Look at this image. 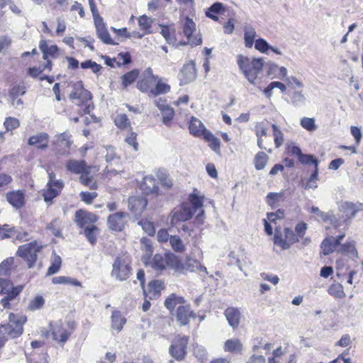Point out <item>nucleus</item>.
I'll list each match as a JSON object with an SVG mask.
<instances>
[{"label": "nucleus", "mask_w": 363, "mask_h": 363, "mask_svg": "<svg viewBox=\"0 0 363 363\" xmlns=\"http://www.w3.org/2000/svg\"><path fill=\"white\" fill-rule=\"evenodd\" d=\"M137 89L150 97L167 94L171 86L162 78L154 74L151 67L147 68L136 82Z\"/></svg>", "instance_id": "obj_1"}, {"label": "nucleus", "mask_w": 363, "mask_h": 363, "mask_svg": "<svg viewBox=\"0 0 363 363\" xmlns=\"http://www.w3.org/2000/svg\"><path fill=\"white\" fill-rule=\"evenodd\" d=\"M196 189H194L193 192L189 195L188 200L191 207L186 203H182L179 206L174 208L171 213V223H177L184 222L191 218L194 213L199 209H201L196 219L201 220L203 223V217L204 211L202 209L203 206L204 196H199Z\"/></svg>", "instance_id": "obj_2"}, {"label": "nucleus", "mask_w": 363, "mask_h": 363, "mask_svg": "<svg viewBox=\"0 0 363 363\" xmlns=\"http://www.w3.org/2000/svg\"><path fill=\"white\" fill-rule=\"evenodd\" d=\"M307 229L308 225L303 221H300L296 225L294 231L289 227L284 228L283 230L276 228L274 243L282 250H287L304 237Z\"/></svg>", "instance_id": "obj_3"}, {"label": "nucleus", "mask_w": 363, "mask_h": 363, "mask_svg": "<svg viewBox=\"0 0 363 363\" xmlns=\"http://www.w3.org/2000/svg\"><path fill=\"white\" fill-rule=\"evenodd\" d=\"M27 317L21 313H10L8 320L0 324V348L9 340L18 338L24 331Z\"/></svg>", "instance_id": "obj_4"}, {"label": "nucleus", "mask_w": 363, "mask_h": 363, "mask_svg": "<svg viewBox=\"0 0 363 363\" xmlns=\"http://www.w3.org/2000/svg\"><path fill=\"white\" fill-rule=\"evenodd\" d=\"M66 170L72 174L79 175V182L84 186L91 190H96L99 188L98 182L94 180L91 175L93 171H98L95 166L88 165L85 160L70 159L65 164Z\"/></svg>", "instance_id": "obj_5"}, {"label": "nucleus", "mask_w": 363, "mask_h": 363, "mask_svg": "<svg viewBox=\"0 0 363 363\" xmlns=\"http://www.w3.org/2000/svg\"><path fill=\"white\" fill-rule=\"evenodd\" d=\"M150 266L158 273H162L167 269H172L176 272L184 274L186 269L179 256L171 252L155 254L150 262Z\"/></svg>", "instance_id": "obj_6"}, {"label": "nucleus", "mask_w": 363, "mask_h": 363, "mask_svg": "<svg viewBox=\"0 0 363 363\" xmlns=\"http://www.w3.org/2000/svg\"><path fill=\"white\" fill-rule=\"evenodd\" d=\"M288 152L291 155L296 156L298 162L303 165H313L314 169L310 177L307 179L303 187L305 189L317 188L318 180V164L319 160L313 155L303 154L298 146L294 145L287 147Z\"/></svg>", "instance_id": "obj_7"}, {"label": "nucleus", "mask_w": 363, "mask_h": 363, "mask_svg": "<svg viewBox=\"0 0 363 363\" xmlns=\"http://www.w3.org/2000/svg\"><path fill=\"white\" fill-rule=\"evenodd\" d=\"M269 128H272L274 142L276 148H279L284 143V134L281 129L274 123H271L268 120L264 119L258 122L255 125V133L257 138V146L260 149L267 150L269 152H272L271 149H267L264 143L263 137L267 136V131Z\"/></svg>", "instance_id": "obj_8"}, {"label": "nucleus", "mask_w": 363, "mask_h": 363, "mask_svg": "<svg viewBox=\"0 0 363 363\" xmlns=\"http://www.w3.org/2000/svg\"><path fill=\"white\" fill-rule=\"evenodd\" d=\"M69 99L74 104L81 108L78 111L80 116L89 114L91 110L94 108L91 102L92 95L89 91L84 87L82 82L74 84L69 94Z\"/></svg>", "instance_id": "obj_9"}, {"label": "nucleus", "mask_w": 363, "mask_h": 363, "mask_svg": "<svg viewBox=\"0 0 363 363\" xmlns=\"http://www.w3.org/2000/svg\"><path fill=\"white\" fill-rule=\"evenodd\" d=\"M239 68L252 84H255L257 79L262 73L264 67L262 58L249 57L242 55L238 56Z\"/></svg>", "instance_id": "obj_10"}, {"label": "nucleus", "mask_w": 363, "mask_h": 363, "mask_svg": "<svg viewBox=\"0 0 363 363\" xmlns=\"http://www.w3.org/2000/svg\"><path fill=\"white\" fill-rule=\"evenodd\" d=\"M76 326L77 324L74 320H60L50 323V335L52 340L63 347L74 333Z\"/></svg>", "instance_id": "obj_11"}, {"label": "nucleus", "mask_w": 363, "mask_h": 363, "mask_svg": "<svg viewBox=\"0 0 363 363\" xmlns=\"http://www.w3.org/2000/svg\"><path fill=\"white\" fill-rule=\"evenodd\" d=\"M132 259L127 253L117 255L112 265L111 276L119 281L127 280L132 274Z\"/></svg>", "instance_id": "obj_12"}, {"label": "nucleus", "mask_w": 363, "mask_h": 363, "mask_svg": "<svg viewBox=\"0 0 363 363\" xmlns=\"http://www.w3.org/2000/svg\"><path fill=\"white\" fill-rule=\"evenodd\" d=\"M43 245L39 244L37 240L18 247L16 255L22 258L27 264L28 269L33 268L37 260L38 254L43 250Z\"/></svg>", "instance_id": "obj_13"}, {"label": "nucleus", "mask_w": 363, "mask_h": 363, "mask_svg": "<svg viewBox=\"0 0 363 363\" xmlns=\"http://www.w3.org/2000/svg\"><path fill=\"white\" fill-rule=\"evenodd\" d=\"M189 342V337L188 335H176L169 347V354L177 361H183L187 354Z\"/></svg>", "instance_id": "obj_14"}, {"label": "nucleus", "mask_w": 363, "mask_h": 363, "mask_svg": "<svg viewBox=\"0 0 363 363\" xmlns=\"http://www.w3.org/2000/svg\"><path fill=\"white\" fill-rule=\"evenodd\" d=\"M128 217V213L123 211L110 214L107 218L108 228L114 232H122L127 225Z\"/></svg>", "instance_id": "obj_15"}, {"label": "nucleus", "mask_w": 363, "mask_h": 363, "mask_svg": "<svg viewBox=\"0 0 363 363\" xmlns=\"http://www.w3.org/2000/svg\"><path fill=\"white\" fill-rule=\"evenodd\" d=\"M33 65L27 69V74L33 79H37L45 71L52 72L53 63L52 60H43L40 58H33Z\"/></svg>", "instance_id": "obj_16"}, {"label": "nucleus", "mask_w": 363, "mask_h": 363, "mask_svg": "<svg viewBox=\"0 0 363 363\" xmlns=\"http://www.w3.org/2000/svg\"><path fill=\"white\" fill-rule=\"evenodd\" d=\"M165 289V284L163 280L154 279L149 281L147 287L143 289L144 298L155 300L162 295V291Z\"/></svg>", "instance_id": "obj_17"}, {"label": "nucleus", "mask_w": 363, "mask_h": 363, "mask_svg": "<svg viewBox=\"0 0 363 363\" xmlns=\"http://www.w3.org/2000/svg\"><path fill=\"white\" fill-rule=\"evenodd\" d=\"M363 208V203H359L358 204L352 202L346 201L343 203L340 211L342 213L341 218L342 222L348 225L351 220L356 216V214Z\"/></svg>", "instance_id": "obj_18"}, {"label": "nucleus", "mask_w": 363, "mask_h": 363, "mask_svg": "<svg viewBox=\"0 0 363 363\" xmlns=\"http://www.w3.org/2000/svg\"><path fill=\"white\" fill-rule=\"evenodd\" d=\"M174 315L177 321L181 326L189 325L191 319H195L196 318V313L191 310L190 305L186 303L178 306L175 310Z\"/></svg>", "instance_id": "obj_19"}, {"label": "nucleus", "mask_w": 363, "mask_h": 363, "mask_svg": "<svg viewBox=\"0 0 363 363\" xmlns=\"http://www.w3.org/2000/svg\"><path fill=\"white\" fill-rule=\"evenodd\" d=\"M98 219L97 215L83 209L77 211L74 214V221L80 228L84 229L87 225H94Z\"/></svg>", "instance_id": "obj_20"}, {"label": "nucleus", "mask_w": 363, "mask_h": 363, "mask_svg": "<svg viewBox=\"0 0 363 363\" xmlns=\"http://www.w3.org/2000/svg\"><path fill=\"white\" fill-rule=\"evenodd\" d=\"M196 26L194 21L188 16H186L182 21V33L186 38V42L184 44L192 43L199 45L201 43V39H196V41L192 40L194 33L196 31Z\"/></svg>", "instance_id": "obj_21"}, {"label": "nucleus", "mask_w": 363, "mask_h": 363, "mask_svg": "<svg viewBox=\"0 0 363 363\" xmlns=\"http://www.w3.org/2000/svg\"><path fill=\"white\" fill-rule=\"evenodd\" d=\"M196 78V65L190 61L184 65L179 73V79L181 85L189 84Z\"/></svg>", "instance_id": "obj_22"}, {"label": "nucleus", "mask_w": 363, "mask_h": 363, "mask_svg": "<svg viewBox=\"0 0 363 363\" xmlns=\"http://www.w3.org/2000/svg\"><path fill=\"white\" fill-rule=\"evenodd\" d=\"M8 203L15 209L23 208L26 203V194L23 190H13L8 191L6 194Z\"/></svg>", "instance_id": "obj_23"}, {"label": "nucleus", "mask_w": 363, "mask_h": 363, "mask_svg": "<svg viewBox=\"0 0 363 363\" xmlns=\"http://www.w3.org/2000/svg\"><path fill=\"white\" fill-rule=\"evenodd\" d=\"M23 285L12 286L9 289V287L6 289L4 294V297L0 301V304L4 309H9L11 308V302L16 298L23 289Z\"/></svg>", "instance_id": "obj_24"}, {"label": "nucleus", "mask_w": 363, "mask_h": 363, "mask_svg": "<svg viewBox=\"0 0 363 363\" xmlns=\"http://www.w3.org/2000/svg\"><path fill=\"white\" fill-rule=\"evenodd\" d=\"M50 136L47 133H39L30 136L28 140V144L35 147L39 150H45L49 147Z\"/></svg>", "instance_id": "obj_25"}, {"label": "nucleus", "mask_w": 363, "mask_h": 363, "mask_svg": "<svg viewBox=\"0 0 363 363\" xmlns=\"http://www.w3.org/2000/svg\"><path fill=\"white\" fill-rule=\"evenodd\" d=\"M39 49L43 53L42 60H51L50 58H57L60 55V50L56 45H48L47 40H41L39 42Z\"/></svg>", "instance_id": "obj_26"}, {"label": "nucleus", "mask_w": 363, "mask_h": 363, "mask_svg": "<svg viewBox=\"0 0 363 363\" xmlns=\"http://www.w3.org/2000/svg\"><path fill=\"white\" fill-rule=\"evenodd\" d=\"M64 187V183L61 180L52 183H48L46 189L43 191V196L45 201H51L57 197Z\"/></svg>", "instance_id": "obj_27"}, {"label": "nucleus", "mask_w": 363, "mask_h": 363, "mask_svg": "<svg viewBox=\"0 0 363 363\" xmlns=\"http://www.w3.org/2000/svg\"><path fill=\"white\" fill-rule=\"evenodd\" d=\"M147 200L143 196H131L128 199V208L135 215H140L146 208Z\"/></svg>", "instance_id": "obj_28"}, {"label": "nucleus", "mask_w": 363, "mask_h": 363, "mask_svg": "<svg viewBox=\"0 0 363 363\" xmlns=\"http://www.w3.org/2000/svg\"><path fill=\"white\" fill-rule=\"evenodd\" d=\"M160 101H162L161 99L157 101L156 106L161 112L162 123L170 127L175 116L174 110L169 105L160 104Z\"/></svg>", "instance_id": "obj_29"}, {"label": "nucleus", "mask_w": 363, "mask_h": 363, "mask_svg": "<svg viewBox=\"0 0 363 363\" xmlns=\"http://www.w3.org/2000/svg\"><path fill=\"white\" fill-rule=\"evenodd\" d=\"M141 189L145 194H159V186L157 179L152 175L145 176L141 184Z\"/></svg>", "instance_id": "obj_30"}, {"label": "nucleus", "mask_w": 363, "mask_h": 363, "mask_svg": "<svg viewBox=\"0 0 363 363\" xmlns=\"http://www.w3.org/2000/svg\"><path fill=\"white\" fill-rule=\"evenodd\" d=\"M189 130L191 135L201 138L208 130L203 123L194 116H191L189 122Z\"/></svg>", "instance_id": "obj_31"}, {"label": "nucleus", "mask_w": 363, "mask_h": 363, "mask_svg": "<svg viewBox=\"0 0 363 363\" xmlns=\"http://www.w3.org/2000/svg\"><path fill=\"white\" fill-rule=\"evenodd\" d=\"M355 245V241H347L340 246L339 249L337 250V253L346 255L350 259H354L358 257V252Z\"/></svg>", "instance_id": "obj_32"}, {"label": "nucleus", "mask_w": 363, "mask_h": 363, "mask_svg": "<svg viewBox=\"0 0 363 363\" xmlns=\"http://www.w3.org/2000/svg\"><path fill=\"white\" fill-rule=\"evenodd\" d=\"M126 318L123 315L122 313L118 310L112 311L111 316V329L116 333L121 332L125 324L126 323Z\"/></svg>", "instance_id": "obj_33"}, {"label": "nucleus", "mask_w": 363, "mask_h": 363, "mask_svg": "<svg viewBox=\"0 0 363 363\" xmlns=\"http://www.w3.org/2000/svg\"><path fill=\"white\" fill-rule=\"evenodd\" d=\"M224 315L232 328H237L238 327L241 318V313L239 309L228 307L225 310Z\"/></svg>", "instance_id": "obj_34"}, {"label": "nucleus", "mask_w": 363, "mask_h": 363, "mask_svg": "<svg viewBox=\"0 0 363 363\" xmlns=\"http://www.w3.org/2000/svg\"><path fill=\"white\" fill-rule=\"evenodd\" d=\"M140 71L138 69L130 70L121 77V86L123 89H127L140 78Z\"/></svg>", "instance_id": "obj_35"}, {"label": "nucleus", "mask_w": 363, "mask_h": 363, "mask_svg": "<svg viewBox=\"0 0 363 363\" xmlns=\"http://www.w3.org/2000/svg\"><path fill=\"white\" fill-rule=\"evenodd\" d=\"M186 303L184 297L177 295L176 294H169L164 300V305L165 308L172 313L175 310L176 306H179Z\"/></svg>", "instance_id": "obj_36"}, {"label": "nucleus", "mask_w": 363, "mask_h": 363, "mask_svg": "<svg viewBox=\"0 0 363 363\" xmlns=\"http://www.w3.org/2000/svg\"><path fill=\"white\" fill-rule=\"evenodd\" d=\"M223 350L231 354H242L243 345L238 338L228 339L224 342Z\"/></svg>", "instance_id": "obj_37"}, {"label": "nucleus", "mask_w": 363, "mask_h": 363, "mask_svg": "<svg viewBox=\"0 0 363 363\" xmlns=\"http://www.w3.org/2000/svg\"><path fill=\"white\" fill-rule=\"evenodd\" d=\"M115 125L122 131L133 129L130 120L125 113H117L113 118Z\"/></svg>", "instance_id": "obj_38"}, {"label": "nucleus", "mask_w": 363, "mask_h": 363, "mask_svg": "<svg viewBox=\"0 0 363 363\" xmlns=\"http://www.w3.org/2000/svg\"><path fill=\"white\" fill-rule=\"evenodd\" d=\"M206 133L202 136L206 143H208L209 147L215 152L220 154V142L210 130L205 132Z\"/></svg>", "instance_id": "obj_39"}, {"label": "nucleus", "mask_w": 363, "mask_h": 363, "mask_svg": "<svg viewBox=\"0 0 363 363\" xmlns=\"http://www.w3.org/2000/svg\"><path fill=\"white\" fill-rule=\"evenodd\" d=\"M62 264L61 257L54 252L50 258V265L47 270L46 276L49 277L57 273L62 267Z\"/></svg>", "instance_id": "obj_40"}, {"label": "nucleus", "mask_w": 363, "mask_h": 363, "mask_svg": "<svg viewBox=\"0 0 363 363\" xmlns=\"http://www.w3.org/2000/svg\"><path fill=\"white\" fill-rule=\"evenodd\" d=\"M100 233V229L95 225H87L84 229V235L91 245H94Z\"/></svg>", "instance_id": "obj_41"}, {"label": "nucleus", "mask_w": 363, "mask_h": 363, "mask_svg": "<svg viewBox=\"0 0 363 363\" xmlns=\"http://www.w3.org/2000/svg\"><path fill=\"white\" fill-rule=\"evenodd\" d=\"M97 36L105 44L113 45L114 42L110 36L108 30L104 23H99L96 25Z\"/></svg>", "instance_id": "obj_42"}, {"label": "nucleus", "mask_w": 363, "mask_h": 363, "mask_svg": "<svg viewBox=\"0 0 363 363\" xmlns=\"http://www.w3.org/2000/svg\"><path fill=\"white\" fill-rule=\"evenodd\" d=\"M138 136V133L134 132L133 129L127 130V133L124 135V142L131 147L134 152H138L140 147Z\"/></svg>", "instance_id": "obj_43"}, {"label": "nucleus", "mask_w": 363, "mask_h": 363, "mask_svg": "<svg viewBox=\"0 0 363 363\" xmlns=\"http://www.w3.org/2000/svg\"><path fill=\"white\" fill-rule=\"evenodd\" d=\"M225 11V7L222 3L216 2L212 4L206 11V16L209 18L218 21V14H220Z\"/></svg>", "instance_id": "obj_44"}, {"label": "nucleus", "mask_w": 363, "mask_h": 363, "mask_svg": "<svg viewBox=\"0 0 363 363\" xmlns=\"http://www.w3.org/2000/svg\"><path fill=\"white\" fill-rule=\"evenodd\" d=\"M138 26L140 30L143 31V34L140 35V38L145 35L151 33V28L152 25V20L146 15L140 16L138 19Z\"/></svg>", "instance_id": "obj_45"}, {"label": "nucleus", "mask_w": 363, "mask_h": 363, "mask_svg": "<svg viewBox=\"0 0 363 363\" xmlns=\"http://www.w3.org/2000/svg\"><path fill=\"white\" fill-rule=\"evenodd\" d=\"M53 284L71 285L74 286L82 287V283L76 279L69 277L59 276L52 279Z\"/></svg>", "instance_id": "obj_46"}, {"label": "nucleus", "mask_w": 363, "mask_h": 363, "mask_svg": "<svg viewBox=\"0 0 363 363\" xmlns=\"http://www.w3.org/2000/svg\"><path fill=\"white\" fill-rule=\"evenodd\" d=\"M328 294L337 299H342L345 297V293L341 284L335 282L332 284L328 289Z\"/></svg>", "instance_id": "obj_47"}, {"label": "nucleus", "mask_w": 363, "mask_h": 363, "mask_svg": "<svg viewBox=\"0 0 363 363\" xmlns=\"http://www.w3.org/2000/svg\"><path fill=\"white\" fill-rule=\"evenodd\" d=\"M269 161V156L262 151L258 152L254 157V165L257 170L264 169Z\"/></svg>", "instance_id": "obj_48"}, {"label": "nucleus", "mask_w": 363, "mask_h": 363, "mask_svg": "<svg viewBox=\"0 0 363 363\" xmlns=\"http://www.w3.org/2000/svg\"><path fill=\"white\" fill-rule=\"evenodd\" d=\"M169 242L172 250L175 252L182 253L186 250L185 245L182 240L177 235H171Z\"/></svg>", "instance_id": "obj_49"}, {"label": "nucleus", "mask_w": 363, "mask_h": 363, "mask_svg": "<svg viewBox=\"0 0 363 363\" xmlns=\"http://www.w3.org/2000/svg\"><path fill=\"white\" fill-rule=\"evenodd\" d=\"M26 86L23 84L13 85L9 90V96L12 104H15L16 99L26 93Z\"/></svg>", "instance_id": "obj_50"}, {"label": "nucleus", "mask_w": 363, "mask_h": 363, "mask_svg": "<svg viewBox=\"0 0 363 363\" xmlns=\"http://www.w3.org/2000/svg\"><path fill=\"white\" fill-rule=\"evenodd\" d=\"M337 246L333 241L332 237L325 238L320 245L322 252L324 255H328L335 251Z\"/></svg>", "instance_id": "obj_51"}, {"label": "nucleus", "mask_w": 363, "mask_h": 363, "mask_svg": "<svg viewBox=\"0 0 363 363\" xmlns=\"http://www.w3.org/2000/svg\"><path fill=\"white\" fill-rule=\"evenodd\" d=\"M45 303V301L43 296L41 295H37L29 301L28 310L31 311L39 310L43 307Z\"/></svg>", "instance_id": "obj_52"}, {"label": "nucleus", "mask_w": 363, "mask_h": 363, "mask_svg": "<svg viewBox=\"0 0 363 363\" xmlns=\"http://www.w3.org/2000/svg\"><path fill=\"white\" fill-rule=\"evenodd\" d=\"M138 224L148 235L153 236L155 234V226L154 222L149 220L147 218H142L138 222Z\"/></svg>", "instance_id": "obj_53"}, {"label": "nucleus", "mask_w": 363, "mask_h": 363, "mask_svg": "<svg viewBox=\"0 0 363 363\" xmlns=\"http://www.w3.org/2000/svg\"><path fill=\"white\" fill-rule=\"evenodd\" d=\"M256 31L255 28H246L244 33V40L245 45L247 48H251L252 45L255 44V38L256 37Z\"/></svg>", "instance_id": "obj_54"}, {"label": "nucleus", "mask_w": 363, "mask_h": 363, "mask_svg": "<svg viewBox=\"0 0 363 363\" xmlns=\"http://www.w3.org/2000/svg\"><path fill=\"white\" fill-rule=\"evenodd\" d=\"M16 234L15 227H11L8 224H4L0 227V240H5L14 237Z\"/></svg>", "instance_id": "obj_55"}, {"label": "nucleus", "mask_w": 363, "mask_h": 363, "mask_svg": "<svg viewBox=\"0 0 363 363\" xmlns=\"http://www.w3.org/2000/svg\"><path fill=\"white\" fill-rule=\"evenodd\" d=\"M140 244L142 251L145 252V256L150 259L152 257L154 251V247L152 241L146 237H143L140 239Z\"/></svg>", "instance_id": "obj_56"}, {"label": "nucleus", "mask_w": 363, "mask_h": 363, "mask_svg": "<svg viewBox=\"0 0 363 363\" xmlns=\"http://www.w3.org/2000/svg\"><path fill=\"white\" fill-rule=\"evenodd\" d=\"M193 354L194 357L201 363L208 359V352L206 348L202 346H196L194 347Z\"/></svg>", "instance_id": "obj_57"}, {"label": "nucleus", "mask_w": 363, "mask_h": 363, "mask_svg": "<svg viewBox=\"0 0 363 363\" xmlns=\"http://www.w3.org/2000/svg\"><path fill=\"white\" fill-rule=\"evenodd\" d=\"M285 349L278 347L272 352V357L268 358V363H281L282 356L285 354Z\"/></svg>", "instance_id": "obj_58"}, {"label": "nucleus", "mask_w": 363, "mask_h": 363, "mask_svg": "<svg viewBox=\"0 0 363 363\" xmlns=\"http://www.w3.org/2000/svg\"><path fill=\"white\" fill-rule=\"evenodd\" d=\"M157 177L160 184L166 188H172L173 186L172 180L170 179L169 176L162 171H158L157 172Z\"/></svg>", "instance_id": "obj_59"}, {"label": "nucleus", "mask_w": 363, "mask_h": 363, "mask_svg": "<svg viewBox=\"0 0 363 363\" xmlns=\"http://www.w3.org/2000/svg\"><path fill=\"white\" fill-rule=\"evenodd\" d=\"M283 194L281 193H269L267 196V203L272 208L277 206V203L282 199Z\"/></svg>", "instance_id": "obj_60"}, {"label": "nucleus", "mask_w": 363, "mask_h": 363, "mask_svg": "<svg viewBox=\"0 0 363 363\" xmlns=\"http://www.w3.org/2000/svg\"><path fill=\"white\" fill-rule=\"evenodd\" d=\"M80 67L84 69H91L92 72L95 74L99 73L102 69L101 65L97 64L96 62H94L91 60H87L86 61L82 62L80 64Z\"/></svg>", "instance_id": "obj_61"}, {"label": "nucleus", "mask_w": 363, "mask_h": 363, "mask_svg": "<svg viewBox=\"0 0 363 363\" xmlns=\"http://www.w3.org/2000/svg\"><path fill=\"white\" fill-rule=\"evenodd\" d=\"M4 125L6 131H12L19 127L20 122L16 118L7 117L4 121Z\"/></svg>", "instance_id": "obj_62"}, {"label": "nucleus", "mask_w": 363, "mask_h": 363, "mask_svg": "<svg viewBox=\"0 0 363 363\" xmlns=\"http://www.w3.org/2000/svg\"><path fill=\"white\" fill-rule=\"evenodd\" d=\"M117 66L121 67L123 65H128L131 63L132 58L130 52H121L117 55Z\"/></svg>", "instance_id": "obj_63"}, {"label": "nucleus", "mask_w": 363, "mask_h": 363, "mask_svg": "<svg viewBox=\"0 0 363 363\" xmlns=\"http://www.w3.org/2000/svg\"><path fill=\"white\" fill-rule=\"evenodd\" d=\"M160 33L167 42H172L174 40V30L169 26H162Z\"/></svg>", "instance_id": "obj_64"}]
</instances>
